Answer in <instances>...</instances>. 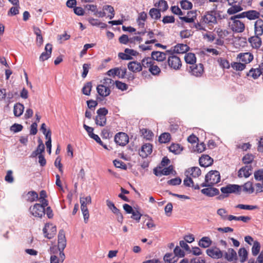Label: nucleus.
<instances>
[{"instance_id":"f257e3e1","label":"nucleus","mask_w":263,"mask_h":263,"mask_svg":"<svg viewBox=\"0 0 263 263\" xmlns=\"http://www.w3.org/2000/svg\"><path fill=\"white\" fill-rule=\"evenodd\" d=\"M216 12L215 10L206 11L202 16L201 22L210 26L217 23Z\"/></svg>"},{"instance_id":"f03ea898","label":"nucleus","mask_w":263,"mask_h":263,"mask_svg":"<svg viewBox=\"0 0 263 263\" xmlns=\"http://www.w3.org/2000/svg\"><path fill=\"white\" fill-rule=\"evenodd\" d=\"M30 213L34 217L42 218L45 214V209L40 203H35L29 209Z\"/></svg>"},{"instance_id":"7ed1b4c3","label":"nucleus","mask_w":263,"mask_h":263,"mask_svg":"<svg viewBox=\"0 0 263 263\" xmlns=\"http://www.w3.org/2000/svg\"><path fill=\"white\" fill-rule=\"evenodd\" d=\"M220 181V175L217 171H211L205 175V181L212 186Z\"/></svg>"},{"instance_id":"20e7f679","label":"nucleus","mask_w":263,"mask_h":263,"mask_svg":"<svg viewBox=\"0 0 263 263\" xmlns=\"http://www.w3.org/2000/svg\"><path fill=\"white\" fill-rule=\"evenodd\" d=\"M168 66L173 69L178 70L182 66L180 58L173 54H171L167 58V61Z\"/></svg>"},{"instance_id":"39448f33","label":"nucleus","mask_w":263,"mask_h":263,"mask_svg":"<svg viewBox=\"0 0 263 263\" xmlns=\"http://www.w3.org/2000/svg\"><path fill=\"white\" fill-rule=\"evenodd\" d=\"M229 25L232 30L235 32H242L245 28L244 23L239 20L229 19Z\"/></svg>"},{"instance_id":"423d86ee","label":"nucleus","mask_w":263,"mask_h":263,"mask_svg":"<svg viewBox=\"0 0 263 263\" xmlns=\"http://www.w3.org/2000/svg\"><path fill=\"white\" fill-rule=\"evenodd\" d=\"M207 255L213 259H220L223 257V251L217 247H211L206 250Z\"/></svg>"},{"instance_id":"0eeeda50","label":"nucleus","mask_w":263,"mask_h":263,"mask_svg":"<svg viewBox=\"0 0 263 263\" xmlns=\"http://www.w3.org/2000/svg\"><path fill=\"white\" fill-rule=\"evenodd\" d=\"M221 191L223 194H240L241 192V186L237 184H229L226 186L222 187Z\"/></svg>"},{"instance_id":"6e6552de","label":"nucleus","mask_w":263,"mask_h":263,"mask_svg":"<svg viewBox=\"0 0 263 263\" xmlns=\"http://www.w3.org/2000/svg\"><path fill=\"white\" fill-rule=\"evenodd\" d=\"M44 236L48 239H51L55 235L57 229L52 224L46 223L43 230Z\"/></svg>"},{"instance_id":"1a4fd4ad","label":"nucleus","mask_w":263,"mask_h":263,"mask_svg":"<svg viewBox=\"0 0 263 263\" xmlns=\"http://www.w3.org/2000/svg\"><path fill=\"white\" fill-rule=\"evenodd\" d=\"M128 136L124 133H119L115 136V141L119 145L124 146L128 142Z\"/></svg>"},{"instance_id":"9d476101","label":"nucleus","mask_w":263,"mask_h":263,"mask_svg":"<svg viewBox=\"0 0 263 263\" xmlns=\"http://www.w3.org/2000/svg\"><path fill=\"white\" fill-rule=\"evenodd\" d=\"M190 72L192 75L196 77H201L203 72V65L202 64L193 65L190 66Z\"/></svg>"},{"instance_id":"9b49d317","label":"nucleus","mask_w":263,"mask_h":263,"mask_svg":"<svg viewBox=\"0 0 263 263\" xmlns=\"http://www.w3.org/2000/svg\"><path fill=\"white\" fill-rule=\"evenodd\" d=\"M223 257L229 262L235 261L237 260V253L232 248H229L227 251L223 252Z\"/></svg>"},{"instance_id":"f8f14e48","label":"nucleus","mask_w":263,"mask_h":263,"mask_svg":"<svg viewBox=\"0 0 263 263\" xmlns=\"http://www.w3.org/2000/svg\"><path fill=\"white\" fill-rule=\"evenodd\" d=\"M252 168L251 165H247L242 167L238 172V177L248 178L252 174Z\"/></svg>"},{"instance_id":"ddd939ff","label":"nucleus","mask_w":263,"mask_h":263,"mask_svg":"<svg viewBox=\"0 0 263 263\" xmlns=\"http://www.w3.org/2000/svg\"><path fill=\"white\" fill-rule=\"evenodd\" d=\"M66 246V240L64 230H61L58 234V249L64 250Z\"/></svg>"},{"instance_id":"4468645a","label":"nucleus","mask_w":263,"mask_h":263,"mask_svg":"<svg viewBox=\"0 0 263 263\" xmlns=\"http://www.w3.org/2000/svg\"><path fill=\"white\" fill-rule=\"evenodd\" d=\"M261 36L255 34L254 36L249 38L248 41L253 48L258 49L261 46L262 42Z\"/></svg>"},{"instance_id":"2eb2a0df","label":"nucleus","mask_w":263,"mask_h":263,"mask_svg":"<svg viewBox=\"0 0 263 263\" xmlns=\"http://www.w3.org/2000/svg\"><path fill=\"white\" fill-rule=\"evenodd\" d=\"M153 146L150 143H145L141 147L140 155L143 158L147 157L152 152Z\"/></svg>"},{"instance_id":"dca6fc26","label":"nucleus","mask_w":263,"mask_h":263,"mask_svg":"<svg viewBox=\"0 0 263 263\" xmlns=\"http://www.w3.org/2000/svg\"><path fill=\"white\" fill-rule=\"evenodd\" d=\"M237 59H239L240 61L243 62V64L246 65L253 60V55L250 52L240 53L237 55Z\"/></svg>"},{"instance_id":"f3484780","label":"nucleus","mask_w":263,"mask_h":263,"mask_svg":"<svg viewBox=\"0 0 263 263\" xmlns=\"http://www.w3.org/2000/svg\"><path fill=\"white\" fill-rule=\"evenodd\" d=\"M199 161L200 166L204 167L211 165L213 163V159L207 155H202L199 158Z\"/></svg>"},{"instance_id":"a211bd4d","label":"nucleus","mask_w":263,"mask_h":263,"mask_svg":"<svg viewBox=\"0 0 263 263\" xmlns=\"http://www.w3.org/2000/svg\"><path fill=\"white\" fill-rule=\"evenodd\" d=\"M254 34L262 35L263 34V20L257 19L254 23Z\"/></svg>"},{"instance_id":"6ab92c4d","label":"nucleus","mask_w":263,"mask_h":263,"mask_svg":"<svg viewBox=\"0 0 263 263\" xmlns=\"http://www.w3.org/2000/svg\"><path fill=\"white\" fill-rule=\"evenodd\" d=\"M45 51L43 52L40 57V60L44 61L48 59L51 54L52 45L50 44H47L45 47Z\"/></svg>"},{"instance_id":"aec40b11","label":"nucleus","mask_w":263,"mask_h":263,"mask_svg":"<svg viewBox=\"0 0 263 263\" xmlns=\"http://www.w3.org/2000/svg\"><path fill=\"white\" fill-rule=\"evenodd\" d=\"M97 90L99 95L103 97H107L110 93L109 88L104 84L99 85L97 87Z\"/></svg>"},{"instance_id":"412c9836","label":"nucleus","mask_w":263,"mask_h":263,"mask_svg":"<svg viewBox=\"0 0 263 263\" xmlns=\"http://www.w3.org/2000/svg\"><path fill=\"white\" fill-rule=\"evenodd\" d=\"M128 69L133 72H137L142 70V65L140 63L137 61L130 62L128 64Z\"/></svg>"},{"instance_id":"4be33fe9","label":"nucleus","mask_w":263,"mask_h":263,"mask_svg":"<svg viewBox=\"0 0 263 263\" xmlns=\"http://www.w3.org/2000/svg\"><path fill=\"white\" fill-rule=\"evenodd\" d=\"M201 193L208 196V197H213L215 195H218L219 193V190L214 187H207L201 190Z\"/></svg>"},{"instance_id":"5701e85b","label":"nucleus","mask_w":263,"mask_h":263,"mask_svg":"<svg viewBox=\"0 0 263 263\" xmlns=\"http://www.w3.org/2000/svg\"><path fill=\"white\" fill-rule=\"evenodd\" d=\"M185 174L192 176L193 178L199 177L201 175V170L198 167H192L185 171Z\"/></svg>"},{"instance_id":"b1692460","label":"nucleus","mask_w":263,"mask_h":263,"mask_svg":"<svg viewBox=\"0 0 263 263\" xmlns=\"http://www.w3.org/2000/svg\"><path fill=\"white\" fill-rule=\"evenodd\" d=\"M189 49L190 47L186 44H178L174 47L173 51L177 53H184Z\"/></svg>"},{"instance_id":"393cba45","label":"nucleus","mask_w":263,"mask_h":263,"mask_svg":"<svg viewBox=\"0 0 263 263\" xmlns=\"http://www.w3.org/2000/svg\"><path fill=\"white\" fill-rule=\"evenodd\" d=\"M153 60L163 61L166 58V54L164 52L160 51H153L151 54Z\"/></svg>"},{"instance_id":"a878e982","label":"nucleus","mask_w":263,"mask_h":263,"mask_svg":"<svg viewBox=\"0 0 263 263\" xmlns=\"http://www.w3.org/2000/svg\"><path fill=\"white\" fill-rule=\"evenodd\" d=\"M241 186V191L242 190V191H243L244 192H246L249 194H252L255 191L254 188L253 186V183L251 181L247 182Z\"/></svg>"},{"instance_id":"bb28decb","label":"nucleus","mask_w":263,"mask_h":263,"mask_svg":"<svg viewBox=\"0 0 263 263\" xmlns=\"http://www.w3.org/2000/svg\"><path fill=\"white\" fill-rule=\"evenodd\" d=\"M24 105L20 103L15 104L13 108L14 115L16 117L21 116L24 111Z\"/></svg>"},{"instance_id":"cd10ccee","label":"nucleus","mask_w":263,"mask_h":263,"mask_svg":"<svg viewBox=\"0 0 263 263\" xmlns=\"http://www.w3.org/2000/svg\"><path fill=\"white\" fill-rule=\"evenodd\" d=\"M261 74H262V72L259 68H251L249 72L247 73V76L249 77H251L254 79H257Z\"/></svg>"},{"instance_id":"c85d7f7f","label":"nucleus","mask_w":263,"mask_h":263,"mask_svg":"<svg viewBox=\"0 0 263 263\" xmlns=\"http://www.w3.org/2000/svg\"><path fill=\"white\" fill-rule=\"evenodd\" d=\"M212 240L209 237H203L198 242V245L203 248L209 247L212 245Z\"/></svg>"},{"instance_id":"c756f323","label":"nucleus","mask_w":263,"mask_h":263,"mask_svg":"<svg viewBox=\"0 0 263 263\" xmlns=\"http://www.w3.org/2000/svg\"><path fill=\"white\" fill-rule=\"evenodd\" d=\"M260 16V13L255 10H249L246 11V17L250 20H254L258 19Z\"/></svg>"},{"instance_id":"7c9ffc66","label":"nucleus","mask_w":263,"mask_h":263,"mask_svg":"<svg viewBox=\"0 0 263 263\" xmlns=\"http://www.w3.org/2000/svg\"><path fill=\"white\" fill-rule=\"evenodd\" d=\"M184 60L187 64L194 65L196 61L195 54L193 53H187L184 56Z\"/></svg>"},{"instance_id":"2f4dec72","label":"nucleus","mask_w":263,"mask_h":263,"mask_svg":"<svg viewBox=\"0 0 263 263\" xmlns=\"http://www.w3.org/2000/svg\"><path fill=\"white\" fill-rule=\"evenodd\" d=\"M251 217L249 216H235L233 215H230L229 216V220L232 221L233 220H237V221H242L243 222H248L249 221L251 220Z\"/></svg>"},{"instance_id":"473e14b6","label":"nucleus","mask_w":263,"mask_h":263,"mask_svg":"<svg viewBox=\"0 0 263 263\" xmlns=\"http://www.w3.org/2000/svg\"><path fill=\"white\" fill-rule=\"evenodd\" d=\"M155 6L161 11H165L168 8L167 3L164 0H159L158 2L155 4Z\"/></svg>"},{"instance_id":"72a5a7b5","label":"nucleus","mask_w":263,"mask_h":263,"mask_svg":"<svg viewBox=\"0 0 263 263\" xmlns=\"http://www.w3.org/2000/svg\"><path fill=\"white\" fill-rule=\"evenodd\" d=\"M163 259L167 263H175L177 261V258L173 253H166L164 256Z\"/></svg>"},{"instance_id":"f704fd0d","label":"nucleus","mask_w":263,"mask_h":263,"mask_svg":"<svg viewBox=\"0 0 263 263\" xmlns=\"http://www.w3.org/2000/svg\"><path fill=\"white\" fill-rule=\"evenodd\" d=\"M38 198V194L35 191H30L27 194V200L29 202H34L37 200Z\"/></svg>"},{"instance_id":"c9c22d12","label":"nucleus","mask_w":263,"mask_h":263,"mask_svg":"<svg viewBox=\"0 0 263 263\" xmlns=\"http://www.w3.org/2000/svg\"><path fill=\"white\" fill-rule=\"evenodd\" d=\"M153 63L154 61L152 57H146L142 60L141 64L142 65V68L144 67L149 68Z\"/></svg>"},{"instance_id":"e433bc0d","label":"nucleus","mask_w":263,"mask_h":263,"mask_svg":"<svg viewBox=\"0 0 263 263\" xmlns=\"http://www.w3.org/2000/svg\"><path fill=\"white\" fill-rule=\"evenodd\" d=\"M96 124L100 126H104L106 124V117H104L102 116H97L96 117L95 119Z\"/></svg>"},{"instance_id":"4c0bfd02","label":"nucleus","mask_w":263,"mask_h":263,"mask_svg":"<svg viewBox=\"0 0 263 263\" xmlns=\"http://www.w3.org/2000/svg\"><path fill=\"white\" fill-rule=\"evenodd\" d=\"M168 148L170 152L175 154H179L182 150V148L178 144H172L169 146Z\"/></svg>"},{"instance_id":"58836bf2","label":"nucleus","mask_w":263,"mask_h":263,"mask_svg":"<svg viewBox=\"0 0 263 263\" xmlns=\"http://www.w3.org/2000/svg\"><path fill=\"white\" fill-rule=\"evenodd\" d=\"M232 7L229 8L227 10V13L229 14H234L242 10L241 7L239 5H231Z\"/></svg>"},{"instance_id":"ea45409f","label":"nucleus","mask_w":263,"mask_h":263,"mask_svg":"<svg viewBox=\"0 0 263 263\" xmlns=\"http://www.w3.org/2000/svg\"><path fill=\"white\" fill-rule=\"evenodd\" d=\"M44 145L39 144L36 149L32 153L31 157L34 158L37 156V155L39 156L40 155H42V153L44 152Z\"/></svg>"},{"instance_id":"a19ab883","label":"nucleus","mask_w":263,"mask_h":263,"mask_svg":"<svg viewBox=\"0 0 263 263\" xmlns=\"http://www.w3.org/2000/svg\"><path fill=\"white\" fill-rule=\"evenodd\" d=\"M217 214L220 216L221 219L223 220H229V216L228 215V211L223 208L219 209L217 211Z\"/></svg>"},{"instance_id":"79ce46f5","label":"nucleus","mask_w":263,"mask_h":263,"mask_svg":"<svg viewBox=\"0 0 263 263\" xmlns=\"http://www.w3.org/2000/svg\"><path fill=\"white\" fill-rule=\"evenodd\" d=\"M238 253L241 262H244L248 258V252L245 248L239 249Z\"/></svg>"},{"instance_id":"37998d69","label":"nucleus","mask_w":263,"mask_h":263,"mask_svg":"<svg viewBox=\"0 0 263 263\" xmlns=\"http://www.w3.org/2000/svg\"><path fill=\"white\" fill-rule=\"evenodd\" d=\"M92 88V83L91 82L86 83L82 88V92L86 96H89Z\"/></svg>"},{"instance_id":"c03bdc74","label":"nucleus","mask_w":263,"mask_h":263,"mask_svg":"<svg viewBox=\"0 0 263 263\" xmlns=\"http://www.w3.org/2000/svg\"><path fill=\"white\" fill-rule=\"evenodd\" d=\"M159 9L152 8L150 10L149 14L152 18L157 20L161 16V14Z\"/></svg>"},{"instance_id":"a18cd8bd","label":"nucleus","mask_w":263,"mask_h":263,"mask_svg":"<svg viewBox=\"0 0 263 263\" xmlns=\"http://www.w3.org/2000/svg\"><path fill=\"white\" fill-rule=\"evenodd\" d=\"M171 139V135L168 133H164L162 134L159 138V141L162 143H167L170 141Z\"/></svg>"},{"instance_id":"49530a36","label":"nucleus","mask_w":263,"mask_h":263,"mask_svg":"<svg viewBox=\"0 0 263 263\" xmlns=\"http://www.w3.org/2000/svg\"><path fill=\"white\" fill-rule=\"evenodd\" d=\"M245 64L240 62H233L231 63V67L235 70L241 71L246 68Z\"/></svg>"},{"instance_id":"de8ad7c7","label":"nucleus","mask_w":263,"mask_h":263,"mask_svg":"<svg viewBox=\"0 0 263 263\" xmlns=\"http://www.w3.org/2000/svg\"><path fill=\"white\" fill-rule=\"evenodd\" d=\"M141 132L144 136V137L147 140H151L154 136L153 132L147 129L143 128L141 130Z\"/></svg>"},{"instance_id":"09e8293b","label":"nucleus","mask_w":263,"mask_h":263,"mask_svg":"<svg viewBox=\"0 0 263 263\" xmlns=\"http://www.w3.org/2000/svg\"><path fill=\"white\" fill-rule=\"evenodd\" d=\"M220 66L222 68L229 69L230 67L229 62L226 59L220 58L217 60Z\"/></svg>"},{"instance_id":"8fccbe9b","label":"nucleus","mask_w":263,"mask_h":263,"mask_svg":"<svg viewBox=\"0 0 263 263\" xmlns=\"http://www.w3.org/2000/svg\"><path fill=\"white\" fill-rule=\"evenodd\" d=\"M260 245L259 242L255 241L254 242L253 246L252 248V253L254 256L257 255L260 251Z\"/></svg>"},{"instance_id":"3c124183","label":"nucleus","mask_w":263,"mask_h":263,"mask_svg":"<svg viewBox=\"0 0 263 263\" xmlns=\"http://www.w3.org/2000/svg\"><path fill=\"white\" fill-rule=\"evenodd\" d=\"M236 208L243 210H253L258 208L257 205H245L239 204L236 205Z\"/></svg>"},{"instance_id":"603ef678","label":"nucleus","mask_w":263,"mask_h":263,"mask_svg":"<svg viewBox=\"0 0 263 263\" xmlns=\"http://www.w3.org/2000/svg\"><path fill=\"white\" fill-rule=\"evenodd\" d=\"M149 71L153 75H158L161 71L160 68L158 66L154 65V63L149 67Z\"/></svg>"},{"instance_id":"864d4df0","label":"nucleus","mask_w":263,"mask_h":263,"mask_svg":"<svg viewBox=\"0 0 263 263\" xmlns=\"http://www.w3.org/2000/svg\"><path fill=\"white\" fill-rule=\"evenodd\" d=\"M174 255L177 258V257H183L185 255L184 252L181 249V248L177 246L174 250Z\"/></svg>"},{"instance_id":"5fc2aeb1","label":"nucleus","mask_w":263,"mask_h":263,"mask_svg":"<svg viewBox=\"0 0 263 263\" xmlns=\"http://www.w3.org/2000/svg\"><path fill=\"white\" fill-rule=\"evenodd\" d=\"M91 203V198L90 196L86 197H82L80 198V203L81 205L87 206V204H89Z\"/></svg>"},{"instance_id":"6e6d98bb","label":"nucleus","mask_w":263,"mask_h":263,"mask_svg":"<svg viewBox=\"0 0 263 263\" xmlns=\"http://www.w3.org/2000/svg\"><path fill=\"white\" fill-rule=\"evenodd\" d=\"M181 8L184 10H189L192 8V4L187 0L182 1L180 3Z\"/></svg>"},{"instance_id":"4d7b16f0","label":"nucleus","mask_w":263,"mask_h":263,"mask_svg":"<svg viewBox=\"0 0 263 263\" xmlns=\"http://www.w3.org/2000/svg\"><path fill=\"white\" fill-rule=\"evenodd\" d=\"M114 165L117 168H120L123 170L127 168V166L123 161L119 160H115L114 161Z\"/></svg>"},{"instance_id":"13d9d810","label":"nucleus","mask_w":263,"mask_h":263,"mask_svg":"<svg viewBox=\"0 0 263 263\" xmlns=\"http://www.w3.org/2000/svg\"><path fill=\"white\" fill-rule=\"evenodd\" d=\"M106 205L107 206H108V208L112 211V213H114V214L115 213H117V212H118V211H119V210L118 209H117L114 203L111 201L110 200H106Z\"/></svg>"},{"instance_id":"bf43d9fd","label":"nucleus","mask_w":263,"mask_h":263,"mask_svg":"<svg viewBox=\"0 0 263 263\" xmlns=\"http://www.w3.org/2000/svg\"><path fill=\"white\" fill-rule=\"evenodd\" d=\"M23 127L21 124L14 123L10 127V130L13 133H17L21 132Z\"/></svg>"},{"instance_id":"052dcab7","label":"nucleus","mask_w":263,"mask_h":263,"mask_svg":"<svg viewBox=\"0 0 263 263\" xmlns=\"http://www.w3.org/2000/svg\"><path fill=\"white\" fill-rule=\"evenodd\" d=\"M90 68V64L85 63L83 65V72L82 73V77L83 78H85L86 77Z\"/></svg>"},{"instance_id":"680f3d73","label":"nucleus","mask_w":263,"mask_h":263,"mask_svg":"<svg viewBox=\"0 0 263 263\" xmlns=\"http://www.w3.org/2000/svg\"><path fill=\"white\" fill-rule=\"evenodd\" d=\"M254 178L257 181H261L263 179V169L255 172Z\"/></svg>"},{"instance_id":"e2e57ef3","label":"nucleus","mask_w":263,"mask_h":263,"mask_svg":"<svg viewBox=\"0 0 263 263\" xmlns=\"http://www.w3.org/2000/svg\"><path fill=\"white\" fill-rule=\"evenodd\" d=\"M254 157L252 155H246L242 158V161L245 164H249L252 162Z\"/></svg>"},{"instance_id":"0e129e2a","label":"nucleus","mask_w":263,"mask_h":263,"mask_svg":"<svg viewBox=\"0 0 263 263\" xmlns=\"http://www.w3.org/2000/svg\"><path fill=\"white\" fill-rule=\"evenodd\" d=\"M186 178L183 180V184L187 187H191L193 184V181L187 174H185Z\"/></svg>"},{"instance_id":"69168bd1","label":"nucleus","mask_w":263,"mask_h":263,"mask_svg":"<svg viewBox=\"0 0 263 263\" xmlns=\"http://www.w3.org/2000/svg\"><path fill=\"white\" fill-rule=\"evenodd\" d=\"M115 84L119 89H120L121 90H125L127 89V85L124 83H122L119 81H116L115 82Z\"/></svg>"},{"instance_id":"338daca9","label":"nucleus","mask_w":263,"mask_h":263,"mask_svg":"<svg viewBox=\"0 0 263 263\" xmlns=\"http://www.w3.org/2000/svg\"><path fill=\"white\" fill-rule=\"evenodd\" d=\"M181 183V179L179 177L172 179L167 181V183L172 185H179Z\"/></svg>"},{"instance_id":"774afa93","label":"nucleus","mask_w":263,"mask_h":263,"mask_svg":"<svg viewBox=\"0 0 263 263\" xmlns=\"http://www.w3.org/2000/svg\"><path fill=\"white\" fill-rule=\"evenodd\" d=\"M190 263H206L205 259L201 257H196L191 259Z\"/></svg>"}]
</instances>
